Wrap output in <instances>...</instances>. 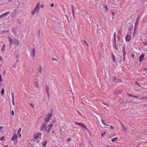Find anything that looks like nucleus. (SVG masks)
<instances>
[{
  "mask_svg": "<svg viewBox=\"0 0 147 147\" xmlns=\"http://www.w3.org/2000/svg\"><path fill=\"white\" fill-rule=\"evenodd\" d=\"M40 8L36 7H35L31 11V14L32 15H34L35 13H38L40 11Z\"/></svg>",
  "mask_w": 147,
  "mask_h": 147,
  "instance_id": "nucleus-1",
  "label": "nucleus"
},
{
  "mask_svg": "<svg viewBox=\"0 0 147 147\" xmlns=\"http://www.w3.org/2000/svg\"><path fill=\"white\" fill-rule=\"evenodd\" d=\"M110 127H111V129L112 130L114 129L115 128L113 126H111Z\"/></svg>",
  "mask_w": 147,
  "mask_h": 147,
  "instance_id": "nucleus-34",
  "label": "nucleus"
},
{
  "mask_svg": "<svg viewBox=\"0 0 147 147\" xmlns=\"http://www.w3.org/2000/svg\"><path fill=\"white\" fill-rule=\"evenodd\" d=\"M11 114L12 115H13L14 114V111L13 110H12V113H11Z\"/></svg>",
  "mask_w": 147,
  "mask_h": 147,
  "instance_id": "nucleus-38",
  "label": "nucleus"
},
{
  "mask_svg": "<svg viewBox=\"0 0 147 147\" xmlns=\"http://www.w3.org/2000/svg\"><path fill=\"white\" fill-rule=\"evenodd\" d=\"M71 138H69L67 139V141L69 142L70 141H71Z\"/></svg>",
  "mask_w": 147,
  "mask_h": 147,
  "instance_id": "nucleus-44",
  "label": "nucleus"
},
{
  "mask_svg": "<svg viewBox=\"0 0 147 147\" xmlns=\"http://www.w3.org/2000/svg\"><path fill=\"white\" fill-rule=\"evenodd\" d=\"M125 39L126 41L128 42L130 41V40L131 39V36L128 35H127L125 38Z\"/></svg>",
  "mask_w": 147,
  "mask_h": 147,
  "instance_id": "nucleus-13",
  "label": "nucleus"
},
{
  "mask_svg": "<svg viewBox=\"0 0 147 147\" xmlns=\"http://www.w3.org/2000/svg\"><path fill=\"white\" fill-rule=\"evenodd\" d=\"M52 115V113H49L48 114V115L46 116L44 119V121L45 122V123H46V122L48 123L49 122L51 118Z\"/></svg>",
  "mask_w": 147,
  "mask_h": 147,
  "instance_id": "nucleus-2",
  "label": "nucleus"
},
{
  "mask_svg": "<svg viewBox=\"0 0 147 147\" xmlns=\"http://www.w3.org/2000/svg\"><path fill=\"white\" fill-rule=\"evenodd\" d=\"M116 78L115 77H114L113 78V80H115Z\"/></svg>",
  "mask_w": 147,
  "mask_h": 147,
  "instance_id": "nucleus-51",
  "label": "nucleus"
},
{
  "mask_svg": "<svg viewBox=\"0 0 147 147\" xmlns=\"http://www.w3.org/2000/svg\"><path fill=\"white\" fill-rule=\"evenodd\" d=\"M133 97H134V98H138V96H133Z\"/></svg>",
  "mask_w": 147,
  "mask_h": 147,
  "instance_id": "nucleus-48",
  "label": "nucleus"
},
{
  "mask_svg": "<svg viewBox=\"0 0 147 147\" xmlns=\"http://www.w3.org/2000/svg\"><path fill=\"white\" fill-rule=\"evenodd\" d=\"M17 139V136L16 134H14L13 136L11 138V140L13 141L16 140Z\"/></svg>",
  "mask_w": 147,
  "mask_h": 147,
  "instance_id": "nucleus-10",
  "label": "nucleus"
},
{
  "mask_svg": "<svg viewBox=\"0 0 147 147\" xmlns=\"http://www.w3.org/2000/svg\"><path fill=\"white\" fill-rule=\"evenodd\" d=\"M8 40L10 44V47H11V45L14 42V40H13L12 38L10 37H9L8 38Z\"/></svg>",
  "mask_w": 147,
  "mask_h": 147,
  "instance_id": "nucleus-9",
  "label": "nucleus"
},
{
  "mask_svg": "<svg viewBox=\"0 0 147 147\" xmlns=\"http://www.w3.org/2000/svg\"><path fill=\"white\" fill-rule=\"evenodd\" d=\"M41 133L40 132H38L36 133L34 136L35 139H37L41 137Z\"/></svg>",
  "mask_w": 147,
  "mask_h": 147,
  "instance_id": "nucleus-5",
  "label": "nucleus"
},
{
  "mask_svg": "<svg viewBox=\"0 0 147 147\" xmlns=\"http://www.w3.org/2000/svg\"><path fill=\"white\" fill-rule=\"evenodd\" d=\"M145 69L146 71H147V68H146V69Z\"/></svg>",
  "mask_w": 147,
  "mask_h": 147,
  "instance_id": "nucleus-61",
  "label": "nucleus"
},
{
  "mask_svg": "<svg viewBox=\"0 0 147 147\" xmlns=\"http://www.w3.org/2000/svg\"><path fill=\"white\" fill-rule=\"evenodd\" d=\"M2 80V77L1 75L0 74V82H1Z\"/></svg>",
  "mask_w": 147,
  "mask_h": 147,
  "instance_id": "nucleus-42",
  "label": "nucleus"
},
{
  "mask_svg": "<svg viewBox=\"0 0 147 147\" xmlns=\"http://www.w3.org/2000/svg\"><path fill=\"white\" fill-rule=\"evenodd\" d=\"M12 100H14V96H12Z\"/></svg>",
  "mask_w": 147,
  "mask_h": 147,
  "instance_id": "nucleus-50",
  "label": "nucleus"
},
{
  "mask_svg": "<svg viewBox=\"0 0 147 147\" xmlns=\"http://www.w3.org/2000/svg\"><path fill=\"white\" fill-rule=\"evenodd\" d=\"M47 143V141H44L43 142V146L44 147H45Z\"/></svg>",
  "mask_w": 147,
  "mask_h": 147,
  "instance_id": "nucleus-20",
  "label": "nucleus"
},
{
  "mask_svg": "<svg viewBox=\"0 0 147 147\" xmlns=\"http://www.w3.org/2000/svg\"><path fill=\"white\" fill-rule=\"evenodd\" d=\"M112 56L113 59V60L114 61H115V56L113 54L112 55Z\"/></svg>",
  "mask_w": 147,
  "mask_h": 147,
  "instance_id": "nucleus-28",
  "label": "nucleus"
},
{
  "mask_svg": "<svg viewBox=\"0 0 147 147\" xmlns=\"http://www.w3.org/2000/svg\"><path fill=\"white\" fill-rule=\"evenodd\" d=\"M30 105L31 106V107H33V108H34V106L32 104H30Z\"/></svg>",
  "mask_w": 147,
  "mask_h": 147,
  "instance_id": "nucleus-49",
  "label": "nucleus"
},
{
  "mask_svg": "<svg viewBox=\"0 0 147 147\" xmlns=\"http://www.w3.org/2000/svg\"><path fill=\"white\" fill-rule=\"evenodd\" d=\"M5 50V44H3L2 45V47L1 49V51L2 52H4Z\"/></svg>",
  "mask_w": 147,
  "mask_h": 147,
  "instance_id": "nucleus-15",
  "label": "nucleus"
},
{
  "mask_svg": "<svg viewBox=\"0 0 147 147\" xmlns=\"http://www.w3.org/2000/svg\"><path fill=\"white\" fill-rule=\"evenodd\" d=\"M11 95H12V96H14V93L13 92H11Z\"/></svg>",
  "mask_w": 147,
  "mask_h": 147,
  "instance_id": "nucleus-46",
  "label": "nucleus"
},
{
  "mask_svg": "<svg viewBox=\"0 0 147 147\" xmlns=\"http://www.w3.org/2000/svg\"><path fill=\"white\" fill-rule=\"evenodd\" d=\"M41 7L42 8H43L44 7V5L43 4H42L41 5Z\"/></svg>",
  "mask_w": 147,
  "mask_h": 147,
  "instance_id": "nucleus-45",
  "label": "nucleus"
},
{
  "mask_svg": "<svg viewBox=\"0 0 147 147\" xmlns=\"http://www.w3.org/2000/svg\"><path fill=\"white\" fill-rule=\"evenodd\" d=\"M86 44L88 46V47H89V46L88 45L87 43V44Z\"/></svg>",
  "mask_w": 147,
  "mask_h": 147,
  "instance_id": "nucleus-59",
  "label": "nucleus"
},
{
  "mask_svg": "<svg viewBox=\"0 0 147 147\" xmlns=\"http://www.w3.org/2000/svg\"><path fill=\"white\" fill-rule=\"evenodd\" d=\"M34 86L36 88H38L39 87L38 81H36L34 83Z\"/></svg>",
  "mask_w": 147,
  "mask_h": 147,
  "instance_id": "nucleus-14",
  "label": "nucleus"
},
{
  "mask_svg": "<svg viewBox=\"0 0 147 147\" xmlns=\"http://www.w3.org/2000/svg\"><path fill=\"white\" fill-rule=\"evenodd\" d=\"M112 15L113 16H114L115 15V13L114 12H112Z\"/></svg>",
  "mask_w": 147,
  "mask_h": 147,
  "instance_id": "nucleus-41",
  "label": "nucleus"
},
{
  "mask_svg": "<svg viewBox=\"0 0 147 147\" xmlns=\"http://www.w3.org/2000/svg\"><path fill=\"white\" fill-rule=\"evenodd\" d=\"M101 121L102 123L104 125H107L102 120H101Z\"/></svg>",
  "mask_w": 147,
  "mask_h": 147,
  "instance_id": "nucleus-26",
  "label": "nucleus"
},
{
  "mask_svg": "<svg viewBox=\"0 0 147 147\" xmlns=\"http://www.w3.org/2000/svg\"><path fill=\"white\" fill-rule=\"evenodd\" d=\"M9 12H7L6 13H5L2 14L1 16H0V19H1V18H3L4 17L7 16V15H8L9 14Z\"/></svg>",
  "mask_w": 147,
  "mask_h": 147,
  "instance_id": "nucleus-7",
  "label": "nucleus"
},
{
  "mask_svg": "<svg viewBox=\"0 0 147 147\" xmlns=\"http://www.w3.org/2000/svg\"><path fill=\"white\" fill-rule=\"evenodd\" d=\"M54 4L53 3H52L51 5V7H54Z\"/></svg>",
  "mask_w": 147,
  "mask_h": 147,
  "instance_id": "nucleus-32",
  "label": "nucleus"
},
{
  "mask_svg": "<svg viewBox=\"0 0 147 147\" xmlns=\"http://www.w3.org/2000/svg\"><path fill=\"white\" fill-rule=\"evenodd\" d=\"M123 51H124V53H123V56L124 57H125V54H126V53H125V48L124 47H123Z\"/></svg>",
  "mask_w": 147,
  "mask_h": 147,
  "instance_id": "nucleus-25",
  "label": "nucleus"
},
{
  "mask_svg": "<svg viewBox=\"0 0 147 147\" xmlns=\"http://www.w3.org/2000/svg\"><path fill=\"white\" fill-rule=\"evenodd\" d=\"M104 8H105V9L106 10V11H107L108 10V8L107 7V5H105L104 6Z\"/></svg>",
  "mask_w": 147,
  "mask_h": 147,
  "instance_id": "nucleus-29",
  "label": "nucleus"
},
{
  "mask_svg": "<svg viewBox=\"0 0 147 147\" xmlns=\"http://www.w3.org/2000/svg\"><path fill=\"white\" fill-rule=\"evenodd\" d=\"M53 126V124H50L46 128L45 131L47 132H49V131L50 130Z\"/></svg>",
  "mask_w": 147,
  "mask_h": 147,
  "instance_id": "nucleus-6",
  "label": "nucleus"
},
{
  "mask_svg": "<svg viewBox=\"0 0 147 147\" xmlns=\"http://www.w3.org/2000/svg\"><path fill=\"white\" fill-rule=\"evenodd\" d=\"M54 133V131H53V132H52V133Z\"/></svg>",
  "mask_w": 147,
  "mask_h": 147,
  "instance_id": "nucleus-64",
  "label": "nucleus"
},
{
  "mask_svg": "<svg viewBox=\"0 0 147 147\" xmlns=\"http://www.w3.org/2000/svg\"><path fill=\"white\" fill-rule=\"evenodd\" d=\"M43 69V68L42 67V66H40L39 67V71L42 74V71Z\"/></svg>",
  "mask_w": 147,
  "mask_h": 147,
  "instance_id": "nucleus-16",
  "label": "nucleus"
},
{
  "mask_svg": "<svg viewBox=\"0 0 147 147\" xmlns=\"http://www.w3.org/2000/svg\"><path fill=\"white\" fill-rule=\"evenodd\" d=\"M46 90L47 91V94L49 96V87L48 86H46Z\"/></svg>",
  "mask_w": 147,
  "mask_h": 147,
  "instance_id": "nucleus-19",
  "label": "nucleus"
},
{
  "mask_svg": "<svg viewBox=\"0 0 147 147\" xmlns=\"http://www.w3.org/2000/svg\"><path fill=\"white\" fill-rule=\"evenodd\" d=\"M127 94L129 96H132L133 97V95L130 94Z\"/></svg>",
  "mask_w": 147,
  "mask_h": 147,
  "instance_id": "nucleus-47",
  "label": "nucleus"
},
{
  "mask_svg": "<svg viewBox=\"0 0 147 147\" xmlns=\"http://www.w3.org/2000/svg\"><path fill=\"white\" fill-rule=\"evenodd\" d=\"M105 132L104 133L102 134H101V136H103V135L105 134Z\"/></svg>",
  "mask_w": 147,
  "mask_h": 147,
  "instance_id": "nucleus-53",
  "label": "nucleus"
},
{
  "mask_svg": "<svg viewBox=\"0 0 147 147\" xmlns=\"http://www.w3.org/2000/svg\"><path fill=\"white\" fill-rule=\"evenodd\" d=\"M33 54V57H34L35 56V54Z\"/></svg>",
  "mask_w": 147,
  "mask_h": 147,
  "instance_id": "nucleus-56",
  "label": "nucleus"
},
{
  "mask_svg": "<svg viewBox=\"0 0 147 147\" xmlns=\"http://www.w3.org/2000/svg\"><path fill=\"white\" fill-rule=\"evenodd\" d=\"M116 33L115 32L114 33V38H115Z\"/></svg>",
  "mask_w": 147,
  "mask_h": 147,
  "instance_id": "nucleus-52",
  "label": "nucleus"
},
{
  "mask_svg": "<svg viewBox=\"0 0 147 147\" xmlns=\"http://www.w3.org/2000/svg\"><path fill=\"white\" fill-rule=\"evenodd\" d=\"M39 5H40V2H38L35 6L36 7H38L39 8H40Z\"/></svg>",
  "mask_w": 147,
  "mask_h": 147,
  "instance_id": "nucleus-23",
  "label": "nucleus"
},
{
  "mask_svg": "<svg viewBox=\"0 0 147 147\" xmlns=\"http://www.w3.org/2000/svg\"><path fill=\"white\" fill-rule=\"evenodd\" d=\"M47 125V124L46 123H43L41 125V126L40 128V131H45L46 130V127Z\"/></svg>",
  "mask_w": 147,
  "mask_h": 147,
  "instance_id": "nucleus-3",
  "label": "nucleus"
},
{
  "mask_svg": "<svg viewBox=\"0 0 147 147\" xmlns=\"http://www.w3.org/2000/svg\"><path fill=\"white\" fill-rule=\"evenodd\" d=\"M136 85L138 87H140V85L139 84V83H138V82H136Z\"/></svg>",
  "mask_w": 147,
  "mask_h": 147,
  "instance_id": "nucleus-31",
  "label": "nucleus"
},
{
  "mask_svg": "<svg viewBox=\"0 0 147 147\" xmlns=\"http://www.w3.org/2000/svg\"><path fill=\"white\" fill-rule=\"evenodd\" d=\"M72 13H73V16H74V14H75V13H74V10H73V7L72 6Z\"/></svg>",
  "mask_w": 147,
  "mask_h": 147,
  "instance_id": "nucleus-27",
  "label": "nucleus"
},
{
  "mask_svg": "<svg viewBox=\"0 0 147 147\" xmlns=\"http://www.w3.org/2000/svg\"><path fill=\"white\" fill-rule=\"evenodd\" d=\"M2 60V58L0 56V61H1Z\"/></svg>",
  "mask_w": 147,
  "mask_h": 147,
  "instance_id": "nucleus-54",
  "label": "nucleus"
},
{
  "mask_svg": "<svg viewBox=\"0 0 147 147\" xmlns=\"http://www.w3.org/2000/svg\"><path fill=\"white\" fill-rule=\"evenodd\" d=\"M118 140V138L117 137H116L115 138H113L111 140V141L113 142H114L115 141H116Z\"/></svg>",
  "mask_w": 147,
  "mask_h": 147,
  "instance_id": "nucleus-17",
  "label": "nucleus"
},
{
  "mask_svg": "<svg viewBox=\"0 0 147 147\" xmlns=\"http://www.w3.org/2000/svg\"><path fill=\"white\" fill-rule=\"evenodd\" d=\"M4 138V137L3 136L2 137H1L0 138V140L1 141H2V140H3V138Z\"/></svg>",
  "mask_w": 147,
  "mask_h": 147,
  "instance_id": "nucleus-36",
  "label": "nucleus"
},
{
  "mask_svg": "<svg viewBox=\"0 0 147 147\" xmlns=\"http://www.w3.org/2000/svg\"><path fill=\"white\" fill-rule=\"evenodd\" d=\"M123 131L126 130L127 129L125 127L124 125L122 123H121Z\"/></svg>",
  "mask_w": 147,
  "mask_h": 147,
  "instance_id": "nucleus-18",
  "label": "nucleus"
},
{
  "mask_svg": "<svg viewBox=\"0 0 147 147\" xmlns=\"http://www.w3.org/2000/svg\"><path fill=\"white\" fill-rule=\"evenodd\" d=\"M4 147H8V146H5Z\"/></svg>",
  "mask_w": 147,
  "mask_h": 147,
  "instance_id": "nucleus-60",
  "label": "nucleus"
},
{
  "mask_svg": "<svg viewBox=\"0 0 147 147\" xmlns=\"http://www.w3.org/2000/svg\"><path fill=\"white\" fill-rule=\"evenodd\" d=\"M114 41L115 42V43L116 44V39L115 38H114Z\"/></svg>",
  "mask_w": 147,
  "mask_h": 147,
  "instance_id": "nucleus-39",
  "label": "nucleus"
},
{
  "mask_svg": "<svg viewBox=\"0 0 147 147\" xmlns=\"http://www.w3.org/2000/svg\"><path fill=\"white\" fill-rule=\"evenodd\" d=\"M13 67H15V65L13 66Z\"/></svg>",
  "mask_w": 147,
  "mask_h": 147,
  "instance_id": "nucleus-63",
  "label": "nucleus"
},
{
  "mask_svg": "<svg viewBox=\"0 0 147 147\" xmlns=\"http://www.w3.org/2000/svg\"><path fill=\"white\" fill-rule=\"evenodd\" d=\"M144 56L143 54H142L140 56L139 58V61H143V60H144Z\"/></svg>",
  "mask_w": 147,
  "mask_h": 147,
  "instance_id": "nucleus-11",
  "label": "nucleus"
},
{
  "mask_svg": "<svg viewBox=\"0 0 147 147\" xmlns=\"http://www.w3.org/2000/svg\"><path fill=\"white\" fill-rule=\"evenodd\" d=\"M12 104L13 105H15V103L14 101V100H12Z\"/></svg>",
  "mask_w": 147,
  "mask_h": 147,
  "instance_id": "nucleus-33",
  "label": "nucleus"
},
{
  "mask_svg": "<svg viewBox=\"0 0 147 147\" xmlns=\"http://www.w3.org/2000/svg\"><path fill=\"white\" fill-rule=\"evenodd\" d=\"M138 21H136V22L135 23V24H137L138 23Z\"/></svg>",
  "mask_w": 147,
  "mask_h": 147,
  "instance_id": "nucleus-57",
  "label": "nucleus"
},
{
  "mask_svg": "<svg viewBox=\"0 0 147 147\" xmlns=\"http://www.w3.org/2000/svg\"><path fill=\"white\" fill-rule=\"evenodd\" d=\"M84 42L85 43H86V44H87V43H86V41L85 40H84Z\"/></svg>",
  "mask_w": 147,
  "mask_h": 147,
  "instance_id": "nucleus-55",
  "label": "nucleus"
},
{
  "mask_svg": "<svg viewBox=\"0 0 147 147\" xmlns=\"http://www.w3.org/2000/svg\"><path fill=\"white\" fill-rule=\"evenodd\" d=\"M22 131V128H20L19 129L18 131V136L19 137H20L21 136V135L20 134V132Z\"/></svg>",
  "mask_w": 147,
  "mask_h": 147,
  "instance_id": "nucleus-12",
  "label": "nucleus"
},
{
  "mask_svg": "<svg viewBox=\"0 0 147 147\" xmlns=\"http://www.w3.org/2000/svg\"><path fill=\"white\" fill-rule=\"evenodd\" d=\"M114 48L116 50H117L118 47H117V45L116 43L115 44V45H114Z\"/></svg>",
  "mask_w": 147,
  "mask_h": 147,
  "instance_id": "nucleus-22",
  "label": "nucleus"
},
{
  "mask_svg": "<svg viewBox=\"0 0 147 147\" xmlns=\"http://www.w3.org/2000/svg\"><path fill=\"white\" fill-rule=\"evenodd\" d=\"M52 61H57V59H56L55 58H52Z\"/></svg>",
  "mask_w": 147,
  "mask_h": 147,
  "instance_id": "nucleus-37",
  "label": "nucleus"
},
{
  "mask_svg": "<svg viewBox=\"0 0 147 147\" xmlns=\"http://www.w3.org/2000/svg\"><path fill=\"white\" fill-rule=\"evenodd\" d=\"M144 98H142V99H144Z\"/></svg>",
  "mask_w": 147,
  "mask_h": 147,
  "instance_id": "nucleus-62",
  "label": "nucleus"
},
{
  "mask_svg": "<svg viewBox=\"0 0 147 147\" xmlns=\"http://www.w3.org/2000/svg\"><path fill=\"white\" fill-rule=\"evenodd\" d=\"M134 54H132L131 55V57L133 59H134Z\"/></svg>",
  "mask_w": 147,
  "mask_h": 147,
  "instance_id": "nucleus-35",
  "label": "nucleus"
},
{
  "mask_svg": "<svg viewBox=\"0 0 147 147\" xmlns=\"http://www.w3.org/2000/svg\"><path fill=\"white\" fill-rule=\"evenodd\" d=\"M16 143H17V142H14V144H16Z\"/></svg>",
  "mask_w": 147,
  "mask_h": 147,
  "instance_id": "nucleus-58",
  "label": "nucleus"
},
{
  "mask_svg": "<svg viewBox=\"0 0 147 147\" xmlns=\"http://www.w3.org/2000/svg\"><path fill=\"white\" fill-rule=\"evenodd\" d=\"M4 92V88H3L1 91V93L2 94H3Z\"/></svg>",
  "mask_w": 147,
  "mask_h": 147,
  "instance_id": "nucleus-24",
  "label": "nucleus"
},
{
  "mask_svg": "<svg viewBox=\"0 0 147 147\" xmlns=\"http://www.w3.org/2000/svg\"><path fill=\"white\" fill-rule=\"evenodd\" d=\"M14 44L17 46H18L19 44V42L18 39H14Z\"/></svg>",
  "mask_w": 147,
  "mask_h": 147,
  "instance_id": "nucleus-8",
  "label": "nucleus"
},
{
  "mask_svg": "<svg viewBox=\"0 0 147 147\" xmlns=\"http://www.w3.org/2000/svg\"><path fill=\"white\" fill-rule=\"evenodd\" d=\"M143 44L145 45H147V42H143Z\"/></svg>",
  "mask_w": 147,
  "mask_h": 147,
  "instance_id": "nucleus-30",
  "label": "nucleus"
},
{
  "mask_svg": "<svg viewBox=\"0 0 147 147\" xmlns=\"http://www.w3.org/2000/svg\"><path fill=\"white\" fill-rule=\"evenodd\" d=\"M3 128V126H0V131L2 130Z\"/></svg>",
  "mask_w": 147,
  "mask_h": 147,
  "instance_id": "nucleus-43",
  "label": "nucleus"
},
{
  "mask_svg": "<svg viewBox=\"0 0 147 147\" xmlns=\"http://www.w3.org/2000/svg\"><path fill=\"white\" fill-rule=\"evenodd\" d=\"M102 103H103L104 105H106V106H107V107H108V105L107 104L105 103L104 102H102Z\"/></svg>",
  "mask_w": 147,
  "mask_h": 147,
  "instance_id": "nucleus-40",
  "label": "nucleus"
},
{
  "mask_svg": "<svg viewBox=\"0 0 147 147\" xmlns=\"http://www.w3.org/2000/svg\"><path fill=\"white\" fill-rule=\"evenodd\" d=\"M32 54H35V49L32 48Z\"/></svg>",
  "mask_w": 147,
  "mask_h": 147,
  "instance_id": "nucleus-21",
  "label": "nucleus"
},
{
  "mask_svg": "<svg viewBox=\"0 0 147 147\" xmlns=\"http://www.w3.org/2000/svg\"><path fill=\"white\" fill-rule=\"evenodd\" d=\"M74 123L76 125L80 126L86 129H87V127L84 123L79 122H75Z\"/></svg>",
  "mask_w": 147,
  "mask_h": 147,
  "instance_id": "nucleus-4",
  "label": "nucleus"
}]
</instances>
